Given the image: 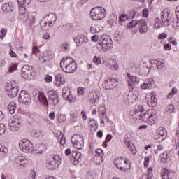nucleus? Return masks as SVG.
Here are the masks:
<instances>
[{
  "instance_id": "obj_21",
  "label": "nucleus",
  "mask_w": 179,
  "mask_h": 179,
  "mask_svg": "<svg viewBox=\"0 0 179 179\" xmlns=\"http://www.w3.org/2000/svg\"><path fill=\"white\" fill-rule=\"evenodd\" d=\"M55 85H56L57 87H60L62 85H65V77H64L62 74H57L55 76Z\"/></svg>"
},
{
  "instance_id": "obj_27",
  "label": "nucleus",
  "mask_w": 179,
  "mask_h": 179,
  "mask_svg": "<svg viewBox=\"0 0 179 179\" xmlns=\"http://www.w3.org/2000/svg\"><path fill=\"white\" fill-rule=\"evenodd\" d=\"M153 83L155 81L152 78H147L143 85H141V89H149V87H152L153 86Z\"/></svg>"
},
{
  "instance_id": "obj_60",
  "label": "nucleus",
  "mask_w": 179,
  "mask_h": 179,
  "mask_svg": "<svg viewBox=\"0 0 179 179\" xmlns=\"http://www.w3.org/2000/svg\"><path fill=\"white\" fill-rule=\"evenodd\" d=\"M109 24H111L112 26H114L117 23V17L114 18L113 17H110L108 20Z\"/></svg>"
},
{
  "instance_id": "obj_8",
  "label": "nucleus",
  "mask_w": 179,
  "mask_h": 179,
  "mask_svg": "<svg viewBox=\"0 0 179 179\" xmlns=\"http://www.w3.org/2000/svg\"><path fill=\"white\" fill-rule=\"evenodd\" d=\"M71 142L76 149H83L85 146V140L80 134H74L71 138Z\"/></svg>"
},
{
  "instance_id": "obj_38",
  "label": "nucleus",
  "mask_w": 179,
  "mask_h": 179,
  "mask_svg": "<svg viewBox=\"0 0 179 179\" xmlns=\"http://www.w3.org/2000/svg\"><path fill=\"white\" fill-rule=\"evenodd\" d=\"M127 76L129 78V80H131V83L133 85H139V78L133 76H129V74H127Z\"/></svg>"
},
{
  "instance_id": "obj_20",
  "label": "nucleus",
  "mask_w": 179,
  "mask_h": 179,
  "mask_svg": "<svg viewBox=\"0 0 179 179\" xmlns=\"http://www.w3.org/2000/svg\"><path fill=\"white\" fill-rule=\"evenodd\" d=\"M73 40L77 45V47H80L82 45V44H86V43H87V41H89V39L83 35L75 37L73 38Z\"/></svg>"
},
{
  "instance_id": "obj_62",
  "label": "nucleus",
  "mask_w": 179,
  "mask_h": 179,
  "mask_svg": "<svg viewBox=\"0 0 179 179\" xmlns=\"http://www.w3.org/2000/svg\"><path fill=\"white\" fill-rule=\"evenodd\" d=\"M77 93L78 96H83L85 94V88L84 87H78L77 90Z\"/></svg>"
},
{
  "instance_id": "obj_58",
  "label": "nucleus",
  "mask_w": 179,
  "mask_h": 179,
  "mask_svg": "<svg viewBox=\"0 0 179 179\" xmlns=\"http://www.w3.org/2000/svg\"><path fill=\"white\" fill-rule=\"evenodd\" d=\"M157 150H155L154 151V153L155 155H159V152H162V150H163V149H164V147H163V145H157Z\"/></svg>"
},
{
  "instance_id": "obj_46",
  "label": "nucleus",
  "mask_w": 179,
  "mask_h": 179,
  "mask_svg": "<svg viewBox=\"0 0 179 179\" xmlns=\"http://www.w3.org/2000/svg\"><path fill=\"white\" fill-rule=\"evenodd\" d=\"M57 121L59 123L66 122V116H65V115L59 114L58 115Z\"/></svg>"
},
{
  "instance_id": "obj_51",
  "label": "nucleus",
  "mask_w": 179,
  "mask_h": 179,
  "mask_svg": "<svg viewBox=\"0 0 179 179\" xmlns=\"http://www.w3.org/2000/svg\"><path fill=\"white\" fill-rule=\"evenodd\" d=\"M17 2L19 5H24V3H26V5H30L31 0H17Z\"/></svg>"
},
{
  "instance_id": "obj_1",
  "label": "nucleus",
  "mask_w": 179,
  "mask_h": 179,
  "mask_svg": "<svg viewBox=\"0 0 179 179\" xmlns=\"http://www.w3.org/2000/svg\"><path fill=\"white\" fill-rule=\"evenodd\" d=\"M60 66L63 72L73 73L78 69L76 62L71 57H63L60 62Z\"/></svg>"
},
{
  "instance_id": "obj_4",
  "label": "nucleus",
  "mask_w": 179,
  "mask_h": 179,
  "mask_svg": "<svg viewBox=\"0 0 179 179\" xmlns=\"http://www.w3.org/2000/svg\"><path fill=\"white\" fill-rule=\"evenodd\" d=\"M5 89L7 96L10 99H15L19 94V86L15 83H7Z\"/></svg>"
},
{
  "instance_id": "obj_42",
  "label": "nucleus",
  "mask_w": 179,
  "mask_h": 179,
  "mask_svg": "<svg viewBox=\"0 0 179 179\" xmlns=\"http://www.w3.org/2000/svg\"><path fill=\"white\" fill-rule=\"evenodd\" d=\"M178 90L176 87H173L171 91L168 94L167 99H173L175 94H177Z\"/></svg>"
},
{
  "instance_id": "obj_19",
  "label": "nucleus",
  "mask_w": 179,
  "mask_h": 179,
  "mask_svg": "<svg viewBox=\"0 0 179 179\" xmlns=\"http://www.w3.org/2000/svg\"><path fill=\"white\" fill-rule=\"evenodd\" d=\"M98 114L102 120H106V122L108 123V117H107V113H106V106L104 105H100L98 107Z\"/></svg>"
},
{
  "instance_id": "obj_40",
  "label": "nucleus",
  "mask_w": 179,
  "mask_h": 179,
  "mask_svg": "<svg viewBox=\"0 0 179 179\" xmlns=\"http://www.w3.org/2000/svg\"><path fill=\"white\" fill-rule=\"evenodd\" d=\"M60 48L62 51H63L64 52H66V51L71 50V45H69V43H62L60 45Z\"/></svg>"
},
{
  "instance_id": "obj_61",
  "label": "nucleus",
  "mask_w": 179,
  "mask_h": 179,
  "mask_svg": "<svg viewBox=\"0 0 179 179\" xmlns=\"http://www.w3.org/2000/svg\"><path fill=\"white\" fill-rule=\"evenodd\" d=\"M17 69V64H13L12 66L10 67L8 72L12 73L13 72H15Z\"/></svg>"
},
{
  "instance_id": "obj_43",
  "label": "nucleus",
  "mask_w": 179,
  "mask_h": 179,
  "mask_svg": "<svg viewBox=\"0 0 179 179\" xmlns=\"http://www.w3.org/2000/svg\"><path fill=\"white\" fill-rule=\"evenodd\" d=\"M70 96H71L70 92H67L66 90H62V97H63V99H64V100H67V101H68Z\"/></svg>"
},
{
  "instance_id": "obj_57",
  "label": "nucleus",
  "mask_w": 179,
  "mask_h": 179,
  "mask_svg": "<svg viewBox=\"0 0 179 179\" xmlns=\"http://www.w3.org/2000/svg\"><path fill=\"white\" fill-rule=\"evenodd\" d=\"M131 99V92H127L124 95V101H129Z\"/></svg>"
},
{
  "instance_id": "obj_10",
  "label": "nucleus",
  "mask_w": 179,
  "mask_h": 179,
  "mask_svg": "<svg viewBox=\"0 0 179 179\" xmlns=\"http://www.w3.org/2000/svg\"><path fill=\"white\" fill-rule=\"evenodd\" d=\"M129 162V161L128 159H124L122 157H120L114 160V164L117 169H119V170H121L122 171H127V164H128Z\"/></svg>"
},
{
  "instance_id": "obj_22",
  "label": "nucleus",
  "mask_w": 179,
  "mask_h": 179,
  "mask_svg": "<svg viewBox=\"0 0 179 179\" xmlns=\"http://www.w3.org/2000/svg\"><path fill=\"white\" fill-rule=\"evenodd\" d=\"M88 97L90 103L93 104V106H96V103H97L99 101V99H100V94L98 92L90 93L88 95Z\"/></svg>"
},
{
  "instance_id": "obj_3",
  "label": "nucleus",
  "mask_w": 179,
  "mask_h": 179,
  "mask_svg": "<svg viewBox=\"0 0 179 179\" xmlns=\"http://www.w3.org/2000/svg\"><path fill=\"white\" fill-rule=\"evenodd\" d=\"M62 162L61 157L58 155H52L49 156V158L46 162V167L48 170H55L59 164Z\"/></svg>"
},
{
  "instance_id": "obj_59",
  "label": "nucleus",
  "mask_w": 179,
  "mask_h": 179,
  "mask_svg": "<svg viewBox=\"0 0 179 179\" xmlns=\"http://www.w3.org/2000/svg\"><path fill=\"white\" fill-rule=\"evenodd\" d=\"M150 160V158L149 156H145L144 157V167H149V162Z\"/></svg>"
},
{
  "instance_id": "obj_31",
  "label": "nucleus",
  "mask_w": 179,
  "mask_h": 179,
  "mask_svg": "<svg viewBox=\"0 0 179 179\" xmlns=\"http://www.w3.org/2000/svg\"><path fill=\"white\" fill-rule=\"evenodd\" d=\"M36 153L38 155H43V153H45V152L47 151V146L44 143H41L38 145H36Z\"/></svg>"
},
{
  "instance_id": "obj_12",
  "label": "nucleus",
  "mask_w": 179,
  "mask_h": 179,
  "mask_svg": "<svg viewBox=\"0 0 179 179\" xmlns=\"http://www.w3.org/2000/svg\"><path fill=\"white\" fill-rule=\"evenodd\" d=\"M8 127L10 128V131H13V132L19 131L22 127V119L19 118V117H16L9 122Z\"/></svg>"
},
{
  "instance_id": "obj_55",
  "label": "nucleus",
  "mask_w": 179,
  "mask_h": 179,
  "mask_svg": "<svg viewBox=\"0 0 179 179\" xmlns=\"http://www.w3.org/2000/svg\"><path fill=\"white\" fill-rule=\"evenodd\" d=\"M152 171H153V168L152 167H149L148 169L147 178L152 179V177H153V175L152 174Z\"/></svg>"
},
{
  "instance_id": "obj_35",
  "label": "nucleus",
  "mask_w": 179,
  "mask_h": 179,
  "mask_svg": "<svg viewBox=\"0 0 179 179\" xmlns=\"http://www.w3.org/2000/svg\"><path fill=\"white\" fill-rule=\"evenodd\" d=\"M16 162L20 166H24L27 164L28 159L24 157H19L16 159Z\"/></svg>"
},
{
  "instance_id": "obj_17",
  "label": "nucleus",
  "mask_w": 179,
  "mask_h": 179,
  "mask_svg": "<svg viewBox=\"0 0 179 179\" xmlns=\"http://www.w3.org/2000/svg\"><path fill=\"white\" fill-rule=\"evenodd\" d=\"M54 59V52L52 50H47L46 55L43 57V63L47 65V66H50L51 64V60Z\"/></svg>"
},
{
  "instance_id": "obj_14",
  "label": "nucleus",
  "mask_w": 179,
  "mask_h": 179,
  "mask_svg": "<svg viewBox=\"0 0 179 179\" xmlns=\"http://www.w3.org/2000/svg\"><path fill=\"white\" fill-rule=\"evenodd\" d=\"M117 86V79L109 78L104 81L103 83V87L106 89L107 90H110V89H114Z\"/></svg>"
},
{
  "instance_id": "obj_5",
  "label": "nucleus",
  "mask_w": 179,
  "mask_h": 179,
  "mask_svg": "<svg viewBox=\"0 0 179 179\" xmlns=\"http://www.w3.org/2000/svg\"><path fill=\"white\" fill-rule=\"evenodd\" d=\"M99 44L101 45V49L104 52L110 51V49L113 48L114 46L113 39H111V36L108 35H103Z\"/></svg>"
},
{
  "instance_id": "obj_56",
  "label": "nucleus",
  "mask_w": 179,
  "mask_h": 179,
  "mask_svg": "<svg viewBox=\"0 0 179 179\" xmlns=\"http://www.w3.org/2000/svg\"><path fill=\"white\" fill-rule=\"evenodd\" d=\"M146 71H149V69H148V67H145V66H141L139 73L140 75H146Z\"/></svg>"
},
{
  "instance_id": "obj_9",
  "label": "nucleus",
  "mask_w": 179,
  "mask_h": 179,
  "mask_svg": "<svg viewBox=\"0 0 179 179\" xmlns=\"http://www.w3.org/2000/svg\"><path fill=\"white\" fill-rule=\"evenodd\" d=\"M48 101L50 106L55 107L59 103V94L55 90H51L48 92Z\"/></svg>"
},
{
  "instance_id": "obj_48",
  "label": "nucleus",
  "mask_w": 179,
  "mask_h": 179,
  "mask_svg": "<svg viewBox=\"0 0 179 179\" xmlns=\"http://www.w3.org/2000/svg\"><path fill=\"white\" fill-rule=\"evenodd\" d=\"M166 113H169V114H171V113H174V105L169 104L166 108Z\"/></svg>"
},
{
  "instance_id": "obj_37",
  "label": "nucleus",
  "mask_w": 179,
  "mask_h": 179,
  "mask_svg": "<svg viewBox=\"0 0 179 179\" xmlns=\"http://www.w3.org/2000/svg\"><path fill=\"white\" fill-rule=\"evenodd\" d=\"M96 157H99V163H101V162H103V156H104V152H103V150H101V148H98L96 150Z\"/></svg>"
},
{
  "instance_id": "obj_54",
  "label": "nucleus",
  "mask_w": 179,
  "mask_h": 179,
  "mask_svg": "<svg viewBox=\"0 0 179 179\" xmlns=\"http://www.w3.org/2000/svg\"><path fill=\"white\" fill-rule=\"evenodd\" d=\"M5 132H6V127L3 124H0V135H3Z\"/></svg>"
},
{
  "instance_id": "obj_52",
  "label": "nucleus",
  "mask_w": 179,
  "mask_h": 179,
  "mask_svg": "<svg viewBox=\"0 0 179 179\" xmlns=\"http://www.w3.org/2000/svg\"><path fill=\"white\" fill-rule=\"evenodd\" d=\"M93 62L96 64V65H100V64H101V59L97 56H94L93 58Z\"/></svg>"
},
{
  "instance_id": "obj_34",
  "label": "nucleus",
  "mask_w": 179,
  "mask_h": 179,
  "mask_svg": "<svg viewBox=\"0 0 179 179\" xmlns=\"http://www.w3.org/2000/svg\"><path fill=\"white\" fill-rule=\"evenodd\" d=\"M16 103L15 102H10L8 106V109L10 113V114H15V111H16Z\"/></svg>"
},
{
  "instance_id": "obj_26",
  "label": "nucleus",
  "mask_w": 179,
  "mask_h": 179,
  "mask_svg": "<svg viewBox=\"0 0 179 179\" xmlns=\"http://www.w3.org/2000/svg\"><path fill=\"white\" fill-rule=\"evenodd\" d=\"M40 26H41V30L47 31V30H50V29L52 27V23H49L44 18H43V20L40 22Z\"/></svg>"
},
{
  "instance_id": "obj_15",
  "label": "nucleus",
  "mask_w": 179,
  "mask_h": 179,
  "mask_svg": "<svg viewBox=\"0 0 179 179\" xmlns=\"http://www.w3.org/2000/svg\"><path fill=\"white\" fill-rule=\"evenodd\" d=\"M166 138H167V131L163 127H159L157 131L155 138L157 139L159 142H163Z\"/></svg>"
},
{
  "instance_id": "obj_2",
  "label": "nucleus",
  "mask_w": 179,
  "mask_h": 179,
  "mask_svg": "<svg viewBox=\"0 0 179 179\" xmlns=\"http://www.w3.org/2000/svg\"><path fill=\"white\" fill-rule=\"evenodd\" d=\"M139 121L148 122L149 125H155L157 122V112L155 109H149L145 114L139 115Z\"/></svg>"
},
{
  "instance_id": "obj_6",
  "label": "nucleus",
  "mask_w": 179,
  "mask_h": 179,
  "mask_svg": "<svg viewBox=\"0 0 179 179\" xmlns=\"http://www.w3.org/2000/svg\"><path fill=\"white\" fill-rule=\"evenodd\" d=\"M91 19L93 20H103L106 17V9L102 7H96L90 11Z\"/></svg>"
},
{
  "instance_id": "obj_7",
  "label": "nucleus",
  "mask_w": 179,
  "mask_h": 179,
  "mask_svg": "<svg viewBox=\"0 0 179 179\" xmlns=\"http://www.w3.org/2000/svg\"><path fill=\"white\" fill-rule=\"evenodd\" d=\"M19 148L24 153H31L34 150L33 143L27 139H22L19 143Z\"/></svg>"
},
{
  "instance_id": "obj_39",
  "label": "nucleus",
  "mask_w": 179,
  "mask_h": 179,
  "mask_svg": "<svg viewBox=\"0 0 179 179\" xmlns=\"http://www.w3.org/2000/svg\"><path fill=\"white\" fill-rule=\"evenodd\" d=\"M163 24H164V23L163 21H161L159 18L155 19V22L154 24L155 29H160V27H163Z\"/></svg>"
},
{
  "instance_id": "obj_33",
  "label": "nucleus",
  "mask_w": 179,
  "mask_h": 179,
  "mask_svg": "<svg viewBox=\"0 0 179 179\" xmlns=\"http://www.w3.org/2000/svg\"><path fill=\"white\" fill-rule=\"evenodd\" d=\"M147 104L149 107H155L157 104L156 96L151 95L150 99H148Z\"/></svg>"
},
{
  "instance_id": "obj_32",
  "label": "nucleus",
  "mask_w": 179,
  "mask_h": 179,
  "mask_svg": "<svg viewBox=\"0 0 179 179\" xmlns=\"http://www.w3.org/2000/svg\"><path fill=\"white\" fill-rule=\"evenodd\" d=\"M1 9L3 10V12H13L15 8L10 6V3H4L1 6Z\"/></svg>"
},
{
  "instance_id": "obj_44",
  "label": "nucleus",
  "mask_w": 179,
  "mask_h": 179,
  "mask_svg": "<svg viewBox=\"0 0 179 179\" xmlns=\"http://www.w3.org/2000/svg\"><path fill=\"white\" fill-rule=\"evenodd\" d=\"M91 33H100L101 30L100 27L99 25H94L90 27Z\"/></svg>"
},
{
  "instance_id": "obj_64",
  "label": "nucleus",
  "mask_w": 179,
  "mask_h": 179,
  "mask_svg": "<svg viewBox=\"0 0 179 179\" xmlns=\"http://www.w3.org/2000/svg\"><path fill=\"white\" fill-rule=\"evenodd\" d=\"M149 16V10L148 8H144L143 10V17H148Z\"/></svg>"
},
{
  "instance_id": "obj_29",
  "label": "nucleus",
  "mask_w": 179,
  "mask_h": 179,
  "mask_svg": "<svg viewBox=\"0 0 179 179\" xmlns=\"http://www.w3.org/2000/svg\"><path fill=\"white\" fill-rule=\"evenodd\" d=\"M173 176L174 173L170 172V171H169V169H164L161 174V177L162 179H171L173 178Z\"/></svg>"
},
{
  "instance_id": "obj_41",
  "label": "nucleus",
  "mask_w": 179,
  "mask_h": 179,
  "mask_svg": "<svg viewBox=\"0 0 179 179\" xmlns=\"http://www.w3.org/2000/svg\"><path fill=\"white\" fill-rule=\"evenodd\" d=\"M160 157L162 163H167V161L169 160V154H167V152H164L160 155Z\"/></svg>"
},
{
  "instance_id": "obj_63",
  "label": "nucleus",
  "mask_w": 179,
  "mask_h": 179,
  "mask_svg": "<svg viewBox=\"0 0 179 179\" xmlns=\"http://www.w3.org/2000/svg\"><path fill=\"white\" fill-rule=\"evenodd\" d=\"M66 139L65 136L62 134V137H60V145H62V146H64L65 143H66Z\"/></svg>"
},
{
  "instance_id": "obj_36",
  "label": "nucleus",
  "mask_w": 179,
  "mask_h": 179,
  "mask_svg": "<svg viewBox=\"0 0 179 179\" xmlns=\"http://www.w3.org/2000/svg\"><path fill=\"white\" fill-rule=\"evenodd\" d=\"M38 99L40 103H41L44 106H48V101L47 100V97H45V96H44V94H41L38 95Z\"/></svg>"
},
{
  "instance_id": "obj_45",
  "label": "nucleus",
  "mask_w": 179,
  "mask_h": 179,
  "mask_svg": "<svg viewBox=\"0 0 179 179\" xmlns=\"http://www.w3.org/2000/svg\"><path fill=\"white\" fill-rule=\"evenodd\" d=\"M137 24H138V26H139V21L132 20L131 22H130L127 24V27L129 29H132V27H135V26H136Z\"/></svg>"
},
{
  "instance_id": "obj_49",
  "label": "nucleus",
  "mask_w": 179,
  "mask_h": 179,
  "mask_svg": "<svg viewBox=\"0 0 179 179\" xmlns=\"http://www.w3.org/2000/svg\"><path fill=\"white\" fill-rule=\"evenodd\" d=\"M0 33V38L1 40H3V38H5V36H6V33H8V30H6V29L5 28H3L1 29Z\"/></svg>"
},
{
  "instance_id": "obj_23",
  "label": "nucleus",
  "mask_w": 179,
  "mask_h": 179,
  "mask_svg": "<svg viewBox=\"0 0 179 179\" xmlns=\"http://www.w3.org/2000/svg\"><path fill=\"white\" fill-rule=\"evenodd\" d=\"M170 13L165 12L162 13L161 16V20L165 26H170Z\"/></svg>"
},
{
  "instance_id": "obj_53",
  "label": "nucleus",
  "mask_w": 179,
  "mask_h": 179,
  "mask_svg": "<svg viewBox=\"0 0 179 179\" xmlns=\"http://www.w3.org/2000/svg\"><path fill=\"white\" fill-rule=\"evenodd\" d=\"M178 18L173 20V26L174 27V29H178L179 27V17H177Z\"/></svg>"
},
{
  "instance_id": "obj_13",
  "label": "nucleus",
  "mask_w": 179,
  "mask_h": 179,
  "mask_svg": "<svg viewBox=\"0 0 179 179\" xmlns=\"http://www.w3.org/2000/svg\"><path fill=\"white\" fill-rule=\"evenodd\" d=\"M22 76L24 79H31L33 78V66L29 65H24L22 70Z\"/></svg>"
},
{
  "instance_id": "obj_30",
  "label": "nucleus",
  "mask_w": 179,
  "mask_h": 179,
  "mask_svg": "<svg viewBox=\"0 0 179 179\" xmlns=\"http://www.w3.org/2000/svg\"><path fill=\"white\" fill-rule=\"evenodd\" d=\"M150 64L152 66H156L157 69H163L164 68V62L162 60H151Z\"/></svg>"
},
{
  "instance_id": "obj_16",
  "label": "nucleus",
  "mask_w": 179,
  "mask_h": 179,
  "mask_svg": "<svg viewBox=\"0 0 179 179\" xmlns=\"http://www.w3.org/2000/svg\"><path fill=\"white\" fill-rule=\"evenodd\" d=\"M71 162L75 166L79 164L80 163V160H82V154L79 152H73L71 153Z\"/></svg>"
},
{
  "instance_id": "obj_50",
  "label": "nucleus",
  "mask_w": 179,
  "mask_h": 179,
  "mask_svg": "<svg viewBox=\"0 0 179 179\" xmlns=\"http://www.w3.org/2000/svg\"><path fill=\"white\" fill-rule=\"evenodd\" d=\"M9 152V150L6 148L5 146H2V145L0 144V153H2L3 155H6Z\"/></svg>"
},
{
  "instance_id": "obj_18",
  "label": "nucleus",
  "mask_w": 179,
  "mask_h": 179,
  "mask_svg": "<svg viewBox=\"0 0 179 179\" xmlns=\"http://www.w3.org/2000/svg\"><path fill=\"white\" fill-rule=\"evenodd\" d=\"M106 66L112 71H118V63L114 59H108L106 61Z\"/></svg>"
},
{
  "instance_id": "obj_24",
  "label": "nucleus",
  "mask_w": 179,
  "mask_h": 179,
  "mask_svg": "<svg viewBox=\"0 0 179 179\" xmlns=\"http://www.w3.org/2000/svg\"><path fill=\"white\" fill-rule=\"evenodd\" d=\"M138 29L141 34H145V33H148V24L146 22L143 20L139 21Z\"/></svg>"
},
{
  "instance_id": "obj_25",
  "label": "nucleus",
  "mask_w": 179,
  "mask_h": 179,
  "mask_svg": "<svg viewBox=\"0 0 179 179\" xmlns=\"http://www.w3.org/2000/svg\"><path fill=\"white\" fill-rule=\"evenodd\" d=\"M46 22L52 23L53 25L55 22H57V15L54 13H50L48 14L44 18Z\"/></svg>"
},
{
  "instance_id": "obj_28",
  "label": "nucleus",
  "mask_w": 179,
  "mask_h": 179,
  "mask_svg": "<svg viewBox=\"0 0 179 179\" xmlns=\"http://www.w3.org/2000/svg\"><path fill=\"white\" fill-rule=\"evenodd\" d=\"M124 145L133 155H136V148H135V145H134L131 141H124Z\"/></svg>"
},
{
  "instance_id": "obj_47",
  "label": "nucleus",
  "mask_w": 179,
  "mask_h": 179,
  "mask_svg": "<svg viewBox=\"0 0 179 179\" xmlns=\"http://www.w3.org/2000/svg\"><path fill=\"white\" fill-rule=\"evenodd\" d=\"M127 19H128V16H127L126 14H122L119 17L120 24L122 25V23H124Z\"/></svg>"
},
{
  "instance_id": "obj_11",
  "label": "nucleus",
  "mask_w": 179,
  "mask_h": 179,
  "mask_svg": "<svg viewBox=\"0 0 179 179\" xmlns=\"http://www.w3.org/2000/svg\"><path fill=\"white\" fill-rule=\"evenodd\" d=\"M18 101L22 104L29 106V104H31V96L26 91L22 90L18 96Z\"/></svg>"
}]
</instances>
